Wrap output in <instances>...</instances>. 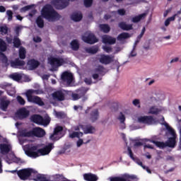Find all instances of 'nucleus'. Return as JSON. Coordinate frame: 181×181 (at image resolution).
<instances>
[{
    "label": "nucleus",
    "instance_id": "f257e3e1",
    "mask_svg": "<svg viewBox=\"0 0 181 181\" xmlns=\"http://www.w3.org/2000/svg\"><path fill=\"white\" fill-rule=\"evenodd\" d=\"M53 144H49L48 146L40 148V145L30 146L27 145L25 150V153L30 158H39V156H45V155H49L53 149Z\"/></svg>",
    "mask_w": 181,
    "mask_h": 181
},
{
    "label": "nucleus",
    "instance_id": "f03ea898",
    "mask_svg": "<svg viewBox=\"0 0 181 181\" xmlns=\"http://www.w3.org/2000/svg\"><path fill=\"white\" fill-rule=\"evenodd\" d=\"M42 15L48 22H56V21H59L62 18V16L49 4L43 7Z\"/></svg>",
    "mask_w": 181,
    "mask_h": 181
},
{
    "label": "nucleus",
    "instance_id": "7ed1b4c3",
    "mask_svg": "<svg viewBox=\"0 0 181 181\" xmlns=\"http://www.w3.org/2000/svg\"><path fill=\"white\" fill-rule=\"evenodd\" d=\"M33 94H42V90L30 89L25 92L27 100L29 103H34L41 107L45 105V103L42 101V99L39 96L33 95Z\"/></svg>",
    "mask_w": 181,
    "mask_h": 181
},
{
    "label": "nucleus",
    "instance_id": "20e7f679",
    "mask_svg": "<svg viewBox=\"0 0 181 181\" xmlns=\"http://www.w3.org/2000/svg\"><path fill=\"white\" fill-rule=\"evenodd\" d=\"M11 173H17L18 176L21 179V180H27L29 178V176H32L35 177V175H37V171L32 169V168H25L18 170H11L10 171Z\"/></svg>",
    "mask_w": 181,
    "mask_h": 181
},
{
    "label": "nucleus",
    "instance_id": "39448f33",
    "mask_svg": "<svg viewBox=\"0 0 181 181\" xmlns=\"http://www.w3.org/2000/svg\"><path fill=\"white\" fill-rule=\"evenodd\" d=\"M151 142L155 144L156 146L160 148V149H164L166 146H168V148H175L176 146V138L175 137H170L165 143L154 140H152Z\"/></svg>",
    "mask_w": 181,
    "mask_h": 181
},
{
    "label": "nucleus",
    "instance_id": "423d86ee",
    "mask_svg": "<svg viewBox=\"0 0 181 181\" xmlns=\"http://www.w3.org/2000/svg\"><path fill=\"white\" fill-rule=\"evenodd\" d=\"M46 132L42 128L37 127L35 128L33 131L23 132V136H37L38 138H42L45 136Z\"/></svg>",
    "mask_w": 181,
    "mask_h": 181
},
{
    "label": "nucleus",
    "instance_id": "0eeeda50",
    "mask_svg": "<svg viewBox=\"0 0 181 181\" xmlns=\"http://www.w3.org/2000/svg\"><path fill=\"white\" fill-rule=\"evenodd\" d=\"M31 120L33 122H35V124H38V125H44V127H47V125L50 124V117H45L43 118L39 115L32 116Z\"/></svg>",
    "mask_w": 181,
    "mask_h": 181
},
{
    "label": "nucleus",
    "instance_id": "6e6552de",
    "mask_svg": "<svg viewBox=\"0 0 181 181\" xmlns=\"http://www.w3.org/2000/svg\"><path fill=\"white\" fill-rule=\"evenodd\" d=\"M82 40L86 43H88L89 45H94V43H97L98 40L95 37V35L93 34L90 31H87L82 35Z\"/></svg>",
    "mask_w": 181,
    "mask_h": 181
},
{
    "label": "nucleus",
    "instance_id": "1a4fd4ad",
    "mask_svg": "<svg viewBox=\"0 0 181 181\" xmlns=\"http://www.w3.org/2000/svg\"><path fill=\"white\" fill-rule=\"evenodd\" d=\"M137 121L140 122V124H147L148 125H153V124H158V121L152 116H141L138 117Z\"/></svg>",
    "mask_w": 181,
    "mask_h": 181
},
{
    "label": "nucleus",
    "instance_id": "9d476101",
    "mask_svg": "<svg viewBox=\"0 0 181 181\" xmlns=\"http://www.w3.org/2000/svg\"><path fill=\"white\" fill-rule=\"evenodd\" d=\"M48 62L53 69H57V67H60V66H63V64L66 63V60L64 59L54 57L49 58Z\"/></svg>",
    "mask_w": 181,
    "mask_h": 181
},
{
    "label": "nucleus",
    "instance_id": "9b49d317",
    "mask_svg": "<svg viewBox=\"0 0 181 181\" xmlns=\"http://www.w3.org/2000/svg\"><path fill=\"white\" fill-rule=\"evenodd\" d=\"M110 181H136V176L124 175L122 177H110Z\"/></svg>",
    "mask_w": 181,
    "mask_h": 181
},
{
    "label": "nucleus",
    "instance_id": "f8f14e48",
    "mask_svg": "<svg viewBox=\"0 0 181 181\" xmlns=\"http://www.w3.org/2000/svg\"><path fill=\"white\" fill-rule=\"evenodd\" d=\"M53 5L57 9H64L69 6V1L67 0H53L52 1Z\"/></svg>",
    "mask_w": 181,
    "mask_h": 181
},
{
    "label": "nucleus",
    "instance_id": "ddd939ff",
    "mask_svg": "<svg viewBox=\"0 0 181 181\" xmlns=\"http://www.w3.org/2000/svg\"><path fill=\"white\" fill-rule=\"evenodd\" d=\"M88 91V88H81L80 89L76 90V93H72V98L74 101L77 100H80L81 97H84L86 95V93Z\"/></svg>",
    "mask_w": 181,
    "mask_h": 181
},
{
    "label": "nucleus",
    "instance_id": "4468645a",
    "mask_svg": "<svg viewBox=\"0 0 181 181\" xmlns=\"http://www.w3.org/2000/svg\"><path fill=\"white\" fill-rule=\"evenodd\" d=\"M76 131H80V129H83L84 134H94L95 132V127L88 124L86 126L80 125L77 129H75Z\"/></svg>",
    "mask_w": 181,
    "mask_h": 181
},
{
    "label": "nucleus",
    "instance_id": "2eb2a0df",
    "mask_svg": "<svg viewBox=\"0 0 181 181\" xmlns=\"http://www.w3.org/2000/svg\"><path fill=\"white\" fill-rule=\"evenodd\" d=\"M28 117H29V110L25 107L20 109L16 113V118L18 119H23L25 118H28Z\"/></svg>",
    "mask_w": 181,
    "mask_h": 181
},
{
    "label": "nucleus",
    "instance_id": "dca6fc26",
    "mask_svg": "<svg viewBox=\"0 0 181 181\" xmlns=\"http://www.w3.org/2000/svg\"><path fill=\"white\" fill-rule=\"evenodd\" d=\"M61 77L64 83H66L68 86H70L73 82V74L71 73L65 71L62 74Z\"/></svg>",
    "mask_w": 181,
    "mask_h": 181
},
{
    "label": "nucleus",
    "instance_id": "f3484780",
    "mask_svg": "<svg viewBox=\"0 0 181 181\" xmlns=\"http://www.w3.org/2000/svg\"><path fill=\"white\" fill-rule=\"evenodd\" d=\"M62 131H63V127L57 126L54 129L53 134L49 136L50 139L52 141H59V139L62 138V136H59L60 135V132H62Z\"/></svg>",
    "mask_w": 181,
    "mask_h": 181
},
{
    "label": "nucleus",
    "instance_id": "a211bd4d",
    "mask_svg": "<svg viewBox=\"0 0 181 181\" xmlns=\"http://www.w3.org/2000/svg\"><path fill=\"white\" fill-rule=\"evenodd\" d=\"M9 104H11V100L4 96L0 99V110L2 111H6L8 110V107H9Z\"/></svg>",
    "mask_w": 181,
    "mask_h": 181
},
{
    "label": "nucleus",
    "instance_id": "6ab92c4d",
    "mask_svg": "<svg viewBox=\"0 0 181 181\" xmlns=\"http://www.w3.org/2000/svg\"><path fill=\"white\" fill-rule=\"evenodd\" d=\"M99 62L102 63V64H110V63L114 62V57L103 54L99 58Z\"/></svg>",
    "mask_w": 181,
    "mask_h": 181
},
{
    "label": "nucleus",
    "instance_id": "aec40b11",
    "mask_svg": "<svg viewBox=\"0 0 181 181\" xmlns=\"http://www.w3.org/2000/svg\"><path fill=\"white\" fill-rule=\"evenodd\" d=\"M10 64H11V66L13 67V69H18V67H22V66H25L26 63L23 60L18 58V59H16L14 61H11Z\"/></svg>",
    "mask_w": 181,
    "mask_h": 181
},
{
    "label": "nucleus",
    "instance_id": "412c9836",
    "mask_svg": "<svg viewBox=\"0 0 181 181\" xmlns=\"http://www.w3.org/2000/svg\"><path fill=\"white\" fill-rule=\"evenodd\" d=\"M162 121L163 123H160L161 125H164L167 129V131H168L169 134H170L172 138H176V132H175V130L170 127V125L165 122V117H162Z\"/></svg>",
    "mask_w": 181,
    "mask_h": 181
},
{
    "label": "nucleus",
    "instance_id": "4be33fe9",
    "mask_svg": "<svg viewBox=\"0 0 181 181\" xmlns=\"http://www.w3.org/2000/svg\"><path fill=\"white\" fill-rule=\"evenodd\" d=\"M127 151L131 159L135 161L136 163H137V165H139V166H141L143 169H145L146 167L144 166V165L142 164V161L138 159L137 158L134 157V154L132 153V150H131V147L127 146Z\"/></svg>",
    "mask_w": 181,
    "mask_h": 181
},
{
    "label": "nucleus",
    "instance_id": "5701e85b",
    "mask_svg": "<svg viewBox=\"0 0 181 181\" xmlns=\"http://www.w3.org/2000/svg\"><path fill=\"white\" fill-rule=\"evenodd\" d=\"M54 100H58V101L64 100V92L63 90H57L52 93Z\"/></svg>",
    "mask_w": 181,
    "mask_h": 181
},
{
    "label": "nucleus",
    "instance_id": "b1692460",
    "mask_svg": "<svg viewBox=\"0 0 181 181\" xmlns=\"http://www.w3.org/2000/svg\"><path fill=\"white\" fill-rule=\"evenodd\" d=\"M102 40L103 43L107 45H115V42H117V39L110 35H104L102 37Z\"/></svg>",
    "mask_w": 181,
    "mask_h": 181
},
{
    "label": "nucleus",
    "instance_id": "393cba45",
    "mask_svg": "<svg viewBox=\"0 0 181 181\" xmlns=\"http://www.w3.org/2000/svg\"><path fill=\"white\" fill-rule=\"evenodd\" d=\"M162 111H165V108L163 107H158L156 106H152L148 110V114L156 115L159 114V112H162Z\"/></svg>",
    "mask_w": 181,
    "mask_h": 181
},
{
    "label": "nucleus",
    "instance_id": "a878e982",
    "mask_svg": "<svg viewBox=\"0 0 181 181\" xmlns=\"http://www.w3.org/2000/svg\"><path fill=\"white\" fill-rule=\"evenodd\" d=\"M12 149L11 144H2L0 145V151L3 155H6Z\"/></svg>",
    "mask_w": 181,
    "mask_h": 181
},
{
    "label": "nucleus",
    "instance_id": "bb28decb",
    "mask_svg": "<svg viewBox=\"0 0 181 181\" xmlns=\"http://www.w3.org/2000/svg\"><path fill=\"white\" fill-rule=\"evenodd\" d=\"M118 26H119V28H120V29H122V30H132V29H133L132 24H127L124 21L120 22L118 24Z\"/></svg>",
    "mask_w": 181,
    "mask_h": 181
},
{
    "label": "nucleus",
    "instance_id": "cd10ccee",
    "mask_svg": "<svg viewBox=\"0 0 181 181\" xmlns=\"http://www.w3.org/2000/svg\"><path fill=\"white\" fill-rule=\"evenodd\" d=\"M146 13H144L142 14L133 17L132 18V22H133L134 23H138V22H140L141 21H142V19H145V18H146Z\"/></svg>",
    "mask_w": 181,
    "mask_h": 181
},
{
    "label": "nucleus",
    "instance_id": "c85d7f7f",
    "mask_svg": "<svg viewBox=\"0 0 181 181\" xmlns=\"http://www.w3.org/2000/svg\"><path fill=\"white\" fill-rule=\"evenodd\" d=\"M71 18L74 22H80L83 19V14L81 12L74 13Z\"/></svg>",
    "mask_w": 181,
    "mask_h": 181
},
{
    "label": "nucleus",
    "instance_id": "c756f323",
    "mask_svg": "<svg viewBox=\"0 0 181 181\" xmlns=\"http://www.w3.org/2000/svg\"><path fill=\"white\" fill-rule=\"evenodd\" d=\"M83 177H84L85 180H87V181L98 180V177H97V175H93V174H85L83 175Z\"/></svg>",
    "mask_w": 181,
    "mask_h": 181
},
{
    "label": "nucleus",
    "instance_id": "7c9ffc66",
    "mask_svg": "<svg viewBox=\"0 0 181 181\" xmlns=\"http://www.w3.org/2000/svg\"><path fill=\"white\" fill-rule=\"evenodd\" d=\"M131 37V35L128 33H122L117 37V40H119L120 42L122 40H125V39H129Z\"/></svg>",
    "mask_w": 181,
    "mask_h": 181
},
{
    "label": "nucleus",
    "instance_id": "2f4dec72",
    "mask_svg": "<svg viewBox=\"0 0 181 181\" xmlns=\"http://www.w3.org/2000/svg\"><path fill=\"white\" fill-rule=\"evenodd\" d=\"M90 119L92 122H95V121H97V119H98V110L95 109L92 111L90 114Z\"/></svg>",
    "mask_w": 181,
    "mask_h": 181
},
{
    "label": "nucleus",
    "instance_id": "473e14b6",
    "mask_svg": "<svg viewBox=\"0 0 181 181\" xmlns=\"http://www.w3.org/2000/svg\"><path fill=\"white\" fill-rule=\"evenodd\" d=\"M71 47L72 50H78V48L80 47L78 41L77 40H74L71 42Z\"/></svg>",
    "mask_w": 181,
    "mask_h": 181
},
{
    "label": "nucleus",
    "instance_id": "72a5a7b5",
    "mask_svg": "<svg viewBox=\"0 0 181 181\" xmlns=\"http://www.w3.org/2000/svg\"><path fill=\"white\" fill-rule=\"evenodd\" d=\"M85 50L87 53H89L90 54H95V53L98 52V48L95 47H92L86 48Z\"/></svg>",
    "mask_w": 181,
    "mask_h": 181
},
{
    "label": "nucleus",
    "instance_id": "f704fd0d",
    "mask_svg": "<svg viewBox=\"0 0 181 181\" xmlns=\"http://www.w3.org/2000/svg\"><path fill=\"white\" fill-rule=\"evenodd\" d=\"M28 66H30V67H32L33 69H36V67L39 66V62L35 59H31L28 61Z\"/></svg>",
    "mask_w": 181,
    "mask_h": 181
},
{
    "label": "nucleus",
    "instance_id": "c9c22d12",
    "mask_svg": "<svg viewBox=\"0 0 181 181\" xmlns=\"http://www.w3.org/2000/svg\"><path fill=\"white\" fill-rule=\"evenodd\" d=\"M99 28L102 32H104V33H108L110 32V26L107 24H101L99 25Z\"/></svg>",
    "mask_w": 181,
    "mask_h": 181
},
{
    "label": "nucleus",
    "instance_id": "e433bc0d",
    "mask_svg": "<svg viewBox=\"0 0 181 181\" xmlns=\"http://www.w3.org/2000/svg\"><path fill=\"white\" fill-rule=\"evenodd\" d=\"M36 23H37L38 28H42L45 26V21H43V18L41 16H39L37 18Z\"/></svg>",
    "mask_w": 181,
    "mask_h": 181
},
{
    "label": "nucleus",
    "instance_id": "4c0bfd02",
    "mask_svg": "<svg viewBox=\"0 0 181 181\" xmlns=\"http://www.w3.org/2000/svg\"><path fill=\"white\" fill-rule=\"evenodd\" d=\"M10 78H13V80H15V81H19L22 80V74H13L12 75H10Z\"/></svg>",
    "mask_w": 181,
    "mask_h": 181
},
{
    "label": "nucleus",
    "instance_id": "58836bf2",
    "mask_svg": "<svg viewBox=\"0 0 181 181\" xmlns=\"http://www.w3.org/2000/svg\"><path fill=\"white\" fill-rule=\"evenodd\" d=\"M19 57L21 59H25L26 57V49L23 47L19 49Z\"/></svg>",
    "mask_w": 181,
    "mask_h": 181
},
{
    "label": "nucleus",
    "instance_id": "ea45409f",
    "mask_svg": "<svg viewBox=\"0 0 181 181\" xmlns=\"http://www.w3.org/2000/svg\"><path fill=\"white\" fill-rule=\"evenodd\" d=\"M81 136H83V132H74L69 134L70 138H81Z\"/></svg>",
    "mask_w": 181,
    "mask_h": 181
},
{
    "label": "nucleus",
    "instance_id": "a19ab883",
    "mask_svg": "<svg viewBox=\"0 0 181 181\" xmlns=\"http://www.w3.org/2000/svg\"><path fill=\"white\" fill-rule=\"evenodd\" d=\"M0 50L1 52H5L6 50V43L2 39H0Z\"/></svg>",
    "mask_w": 181,
    "mask_h": 181
},
{
    "label": "nucleus",
    "instance_id": "79ce46f5",
    "mask_svg": "<svg viewBox=\"0 0 181 181\" xmlns=\"http://www.w3.org/2000/svg\"><path fill=\"white\" fill-rule=\"evenodd\" d=\"M90 140L88 139L87 141L84 142V140H83L82 139H79L77 141H76V146L77 148H80V146H81V145H83V144H90Z\"/></svg>",
    "mask_w": 181,
    "mask_h": 181
},
{
    "label": "nucleus",
    "instance_id": "37998d69",
    "mask_svg": "<svg viewBox=\"0 0 181 181\" xmlns=\"http://www.w3.org/2000/svg\"><path fill=\"white\" fill-rule=\"evenodd\" d=\"M105 69H104V67L103 66H98L95 69V73H98V74H104V71Z\"/></svg>",
    "mask_w": 181,
    "mask_h": 181
},
{
    "label": "nucleus",
    "instance_id": "c03bdc74",
    "mask_svg": "<svg viewBox=\"0 0 181 181\" xmlns=\"http://www.w3.org/2000/svg\"><path fill=\"white\" fill-rule=\"evenodd\" d=\"M136 48H133L130 53L129 54V59H131L132 57H136Z\"/></svg>",
    "mask_w": 181,
    "mask_h": 181
},
{
    "label": "nucleus",
    "instance_id": "a18cd8bd",
    "mask_svg": "<svg viewBox=\"0 0 181 181\" xmlns=\"http://www.w3.org/2000/svg\"><path fill=\"white\" fill-rule=\"evenodd\" d=\"M0 60H1L3 63H5V64L8 63V58H6V56H5V54H4V53L1 52H0Z\"/></svg>",
    "mask_w": 181,
    "mask_h": 181
},
{
    "label": "nucleus",
    "instance_id": "49530a36",
    "mask_svg": "<svg viewBox=\"0 0 181 181\" xmlns=\"http://www.w3.org/2000/svg\"><path fill=\"white\" fill-rule=\"evenodd\" d=\"M13 45L15 47H19L21 46V40L18 37H15L13 39Z\"/></svg>",
    "mask_w": 181,
    "mask_h": 181
},
{
    "label": "nucleus",
    "instance_id": "de8ad7c7",
    "mask_svg": "<svg viewBox=\"0 0 181 181\" xmlns=\"http://www.w3.org/2000/svg\"><path fill=\"white\" fill-rule=\"evenodd\" d=\"M0 32L2 35H6L8 33V27L6 25L0 27Z\"/></svg>",
    "mask_w": 181,
    "mask_h": 181
},
{
    "label": "nucleus",
    "instance_id": "09e8293b",
    "mask_svg": "<svg viewBox=\"0 0 181 181\" xmlns=\"http://www.w3.org/2000/svg\"><path fill=\"white\" fill-rule=\"evenodd\" d=\"M117 119L119 121V122H125V115L122 114V112H120L117 117Z\"/></svg>",
    "mask_w": 181,
    "mask_h": 181
},
{
    "label": "nucleus",
    "instance_id": "8fccbe9b",
    "mask_svg": "<svg viewBox=\"0 0 181 181\" xmlns=\"http://www.w3.org/2000/svg\"><path fill=\"white\" fill-rule=\"evenodd\" d=\"M6 15L8 16V21H12V18L13 16V12H12V11L11 10H7Z\"/></svg>",
    "mask_w": 181,
    "mask_h": 181
},
{
    "label": "nucleus",
    "instance_id": "3c124183",
    "mask_svg": "<svg viewBox=\"0 0 181 181\" xmlns=\"http://www.w3.org/2000/svg\"><path fill=\"white\" fill-rule=\"evenodd\" d=\"M103 49L105 52H106V53H111V52H112V48L111 46L105 45L103 47Z\"/></svg>",
    "mask_w": 181,
    "mask_h": 181
},
{
    "label": "nucleus",
    "instance_id": "603ef678",
    "mask_svg": "<svg viewBox=\"0 0 181 181\" xmlns=\"http://www.w3.org/2000/svg\"><path fill=\"white\" fill-rule=\"evenodd\" d=\"M17 101L21 105H25V103H26L22 96H17Z\"/></svg>",
    "mask_w": 181,
    "mask_h": 181
},
{
    "label": "nucleus",
    "instance_id": "864d4df0",
    "mask_svg": "<svg viewBox=\"0 0 181 181\" xmlns=\"http://www.w3.org/2000/svg\"><path fill=\"white\" fill-rule=\"evenodd\" d=\"M84 5L86 8H90L93 5V0H84Z\"/></svg>",
    "mask_w": 181,
    "mask_h": 181
},
{
    "label": "nucleus",
    "instance_id": "5fc2aeb1",
    "mask_svg": "<svg viewBox=\"0 0 181 181\" xmlns=\"http://www.w3.org/2000/svg\"><path fill=\"white\" fill-rule=\"evenodd\" d=\"M130 131H135L136 129H140L141 127L135 125V124H132L129 127Z\"/></svg>",
    "mask_w": 181,
    "mask_h": 181
},
{
    "label": "nucleus",
    "instance_id": "6e6d98bb",
    "mask_svg": "<svg viewBox=\"0 0 181 181\" xmlns=\"http://www.w3.org/2000/svg\"><path fill=\"white\" fill-rule=\"evenodd\" d=\"M33 5L26 6L21 8V12H26L27 11H29Z\"/></svg>",
    "mask_w": 181,
    "mask_h": 181
},
{
    "label": "nucleus",
    "instance_id": "4d7b16f0",
    "mask_svg": "<svg viewBox=\"0 0 181 181\" xmlns=\"http://www.w3.org/2000/svg\"><path fill=\"white\" fill-rule=\"evenodd\" d=\"M126 12L127 11L124 8H120V9L117 10V13H118V15H120V16H124V15H125Z\"/></svg>",
    "mask_w": 181,
    "mask_h": 181
},
{
    "label": "nucleus",
    "instance_id": "13d9d810",
    "mask_svg": "<svg viewBox=\"0 0 181 181\" xmlns=\"http://www.w3.org/2000/svg\"><path fill=\"white\" fill-rule=\"evenodd\" d=\"M56 115L57 118H64L66 117V115L63 112H58L56 113Z\"/></svg>",
    "mask_w": 181,
    "mask_h": 181
},
{
    "label": "nucleus",
    "instance_id": "bf43d9fd",
    "mask_svg": "<svg viewBox=\"0 0 181 181\" xmlns=\"http://www.w3.org/2000/svg\"><path fill=\"white\" fill-rule=\"evenodd\" d=\"M69 148H70L69 146H66L65 147H64V148L62 150L59 151L58 152V153L59 155H62L63 153H66V152L67 149H69Z\"/></svg>",
    "mask_w": 181,
    "mask_h": 181
},
{
    "label": "nucleus",
    "instance_id": "052dcab7",
    "mask_svg": "<svg viewBox=\"0 0 181 181\" xmlns=\"http://www.w3.org/2000/svg\"><path fill=\"white\" fill-rule=\"evenodd\" d=\"M145 30H146V29L145 28V27H144L141 34L137 37V40H141V39H142V36H144Z\"/></svg>",
    "mask_w": 181,
    "mask_h": 181
},
{
    "label": "nucleus",
    "instance_id": "680f3d73",
    "mask_svg": "<svg viewBox=\"0 0 181 181\" xmlns=\"http://www.w3.org/2000/svg\"><path fill=\"white\" fill-rule=\"evenodd\" d=\"M84 81L86 84H88V86H90V84H93V81L91 80V78H86L84 79Z\"/></svg>",
    "mask_w": 181,
    "mask_h": 181
},
{
    "label": "nucleus",
    "instance_id": "e2e57ef3",
    "mask_svg": "<svg viewBox=\"0 0 181 181\" xmlns=\"http://www.w3.org/2000/svg\"><path fill=\"white\" fill-rule=\"evenodd\" d=\"M33 40L36 43H40V42H42V38H40V37H35L33 38Z\"/></svg>",
    "mask_w": 181,
    "mask_h": 181
},
{
    "label": "nucleus",
    "instance_id": "0e129e2a",
    "mask_svg": "<svg viewBox=\"0 0 181 181\" xmlns=\"http://www.w3.org/2000/svg\"><path fill=\"white\" fill-rule=\"evenodd\" d=\"M92 77L94 80H101V78H100V76H98V74H93L92 75Z\"/></svg>",
    "mask_w": 181,
    "mask_h": 181
},
{
    "label": "nucleus",
    "instance_id": "69168bd1",
    "mask_svg": "<svg viewBox=\"0 0 181 181\" xmlns=\"http://www.w3.org/2000/svg\"><path fill=\"white\" fill-rule=\"evenodd\" d=\"M144 144H142L141 141H136L134 144V146H142Z\"/></svg>",
    "mask_w": 181,
    "mask_h": 181
},
{
    "label": "nucleus",
    "instance_id": "338daca9",
    "mask_svg": "<svg viewBox=\"0 0 181 181\" xmlns=\"http://www.w3.org/2000/svg\"><path fill=\"white\" fill-rule=\"evenodd\" d=\"M74 109L76 111H77V110H80V111H81V110H83V106H80V105H78V106H74Z\"/></svg>",
    "mask_w": 181,
    "mask_h": 181
},
{
    "label": "nucleus",
    "instance_id": "774afa93",
    "mask_svg": "<svg viewBox=\"0 0 181 181\" xmlns=\"http://www.w3.org/2000/svg\"><path fill=\"white\" fill-rule=\"evenodd\" d=\"M139 103H140V102H139V99H135V100H133V104H134L135 106L139 105Z\"/></svg>",
    "mask_w": 181,
    "mask_h": 181
}]
</instances>
